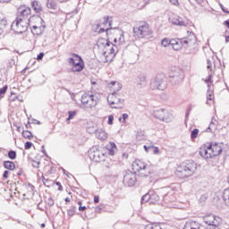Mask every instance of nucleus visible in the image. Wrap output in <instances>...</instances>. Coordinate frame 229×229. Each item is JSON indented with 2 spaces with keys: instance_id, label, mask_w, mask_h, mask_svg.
Listing matches in <instances>:
<instances>
[{
  "instance_id": "38",
  "label": "nucleus",
  "mask_w": 229,
  "mask_h": 229,
  "mask_svg": "<svg viewBox=\"0 0 229 229\" xmlns=\"http://www.w3.org/2000/svg\"><path fill=\"white\" fill-rule=\"evenodd\" d=\"M30 164L32 167H36L37 169L40 167V161H38V159H31Z\"/></svg>"
},
{
  "instance_id": "29",
  "label": "nucleus",
  "mask_w": 229,
  "mask_h": 229,
  "mask_svg": "<svg viewBox=\"0 0 229 229\" xmlns=\"http://www.w3.org/2000/svg\"><path fill=\"white\" fill-rule=\"evenodd\" d=\"M123 182L129 186L132 187V185H135V179L133 178V175L131 174H126L123 177Z\"/></svg>"
},
{
  "instance_id": "5",
  "label": "nucleus",
  "mask_w": 229,
  "mask_h": 229,
  "mask_svg": "<svg viewBox=\"0 0 229 229\" xmlns=\"http://www.w3.org/2000/svg\"><path fill=\"white\" fill-rule=\"evenodd\" d=\"M133 173H139L140 176H149L153 173V165L151 163H145L140 159H136L132 163Z\"/></svg>"
},
{
  "instance_id": "64",
  "label": "nucleus",
  "mask_w": 229,
  "mask_h": 229,
  "mask_svg": "<svg viewBox=\"0 0 229 229\" xmlns=\"http://www.w3.org/2000/svg\"><path fill=\"white\" fill-rule=\"evenodd\" d=\"M78 205H80V207H81V205H82L81 201H79Z\"/></svg>"
},
{
  "instance_id": "60",
  "label": "nucleus",
  "mask_w": 229,
  "mask_h": 229,
  "mask_svg": "<svg viewBox=\"0 0 229 229\" xmlns=\"http://www.w3.org/2000/svg\"><path fill=\"white\" fill-rule=\"evenodd\" d=\"M223 12H225V13H228V14H229V11H228V10L223 9Z\"/></svg>"
},
{
  "instance_id": "33",
  "label": "nucleus",
  "mask_w": 229,
  "mask_h": 229,
  "mask_svg": "<svg viewBox=\"0 0 229 229\" xmlns=\"http://www.w3.org/2000/svg\"><path fill=\"white\" fill-rule=\"evenodd\" d=\"M58 4H56V0H47V8L50 10H56Z\"/></svg>"
},
{
  "instance_id": "34",
  "label": "nucleus",
  "mask_w": 229,
  "mask_h": 229,
  "mask_svg": "<svg viewBox=\"0 0 229 229\" xmlns=\"http://www.w3.org/2000/svg\"><path fill=\"white\" fill-rule=\"evenodd\" d=\"M173 39H169L167 38H165L161 40V46L162 47H169V46H172Z\"/></svg>"
},
{
  "instance_id": "61",
  "label": "nucleus",
  "mask_w": 229,
  "mask_h": 229,
  "mask_svg": "<svg viewBox=\"0 0 229 229\" xmlns=\"http://www.w3.org/2000/svg\"><path fill=\"white\" fill-rule=\"evenodd\" d=\"M68 214H69V216H72V211L69 210Z\"/></svg>"
},
{
  "instance_id": "40",
  "label": "nucleus",
  "mask_w": 229,
  "mask_h": 229,
  "mask_svg": "<svg viewBox=\"0 0 229 229\" xmlns=\"http://www.w3.org/2000/svg\"><path fill=\"white\" fill-rule=\"evenodd\" d=\"M8 90V85L4 86L0 89V98H4L6 91Z\"/></svg>"
},
{
  "instance_id": "36",
  "label": "nucleus",
  "mask_w": 229,
  "mask_h": 229,
  "mask_svg": "<svg viewBox=\"0 0 229 229\" xmlns=\"http://www.w3.org/2000/svg\"><path fill=\"white\" fill-rule=\"evenodd\" d=\"M205 83H207L208 88L212 90V86L214 85V81H212V75H209L208 80L205 81Z\"/></svg>"
},
{
  "instance_id": "6",
  "label": "nucleus",
  "mask_w": 229,
  "mask_h": 229,
  "mask_svg": "<svg viewBox=\"0 0 229 229\" xmlns=\"http://www.w3.org/2000/svg\"><path fill=\"white\" fill-rule=\"evenodd\" d=\"M88 155L90 160L99 163L103 162L108 157V152H106V148H103L99 145H94L88 151Z\"/></svg>"
},
{
  "instance_id": "3",
  "label": "nucleus",
  "mask_w": 229,
  "mask_h": 229,
  "mask_svg": "<svg viewBox=\"0 0 229 229\" xmlns=\"http://www.w3.org/2000/svg\"><path fill=\"white\" fill-rule=\"evenodd\" d=\"M133 37L136 38H151L153 37V30L148 21H140L133 28Z\"/></svg>"
},
{
  "instance_id": "2",
  "label": "nucleus",
  "mask_w": 229,
  "mask_h": 229,
  "mask_svg": "<svg viewBox=\"0 0 229 229\" xmlns=\"http://www.w3.org/2000/svg\"><path fill=\"white\" fill-rule=\"evenodd\" d=\"M223 143L216 141H208L202 144L199 149V155L204 160H210L223 155Z\"/></svg>"
},
{
  "instance_id": "1",
  "label": "nucleus",
  "mask_w": 229,
  "mask_h": 229,
  "mask_svg": "<svg viewBox=\"0 0 229 229\" xmlns=\"http://www.w3.org/2000/svg\"><path fill=\"white\" fill-rule=\"evenodd\" d=\"M107 39L105 38H98L97 47L100 53H103L105 62L110 64L114 62L117 53V46L124 42V32L121 29H112L107 30Z\"/></svg>"
},
{
  "instance_id": "23",
  "label": "nucleus",
  "mask_w": 229,
  "mask_h": 229,
  "mask_svg": "<svg viewBox=\"0 0 229 229\" xmlns=\"http://www.w3.org/2000/svg\"><path fill=\"white\" fill-rule=\"evenodd\" d=\"M188 36L186 38H182V42L187 45L196 44V35L192 32H188Z\"/></svg>"
},
{
  "instance_id": "58",
  "label": "nucleus",
  "mask_w": 229,
  "mask_h": 229,
  "mask_svg": "<svg viewBox=\"0 0 229 229\" xmlns=\"http://www.w3.org/2000/svg\"><path fill=\"white\" fill-rule=\"evenodd\" d=\"M59 3H67L69 0H57Z\"/></svg>"
},
{
  "instance_id": "55",
  "label": "nucleus",
  "mask_w": 229,
  "mask_h": 229,
  "mask_svg": "<svg viewBox=\"0 0 229 229\" xmlns=\"http://www.w3.org/2000/svg\"><path fill=\"white\" fill-rule=\"evenodd\" d=\"M151 148H152V146H149V147H148V146H144V149H145V151L148 153V151H149V149H151Z\"/></svg>"
},
{
  "instance_id": "16",
  "label": "nucleus",
  "mask_w": 229,
  "mask_h": 229,
  "mask_svg": "<svg viewBox=\"0 0 229 229\" xmlns=\"http://www.w3.org/2000/svg\"><path fill=\"white\" fill-rule=\"evenodd\" d=\"M204 222L208 226H213L215 225H223V220L219 216H215L214 215H208L204 217Z\"/></svg>"
},
{
  "instance_id": "21",
  "label": "nucleus",
  "mask_w": 229,
  "mask_h": 229,
  "mask_svg": "<svg viewBox=\"0 0 229 229\" xmlns=\"http://www.w3.org/2000/svg\"><path fill=\"white\" fill-rule=\"evenodd\" d=\"M95 135L98 139V140H106L108 139V133L104 129H97L95 131Z\"/></svg>"
},
{
  "instance_id": "31",
  "label": "nucleus",
  "mask_w": 229,
  "mask_h": 229,
  "mask_svg": "<svg viewBox=\"0 0 229 229\" xmlns=\"http://www.w3.org/2000/svg\"><path fill=\"white\" fill-rule=\"evenodd\" d=\"M21 135L23 137V139H26L27 140H32V139H34V135L33 132L28 131V130H24L21 132Z\"/></svg>"
},
{
  "instance_id": "27",
  "label": "nucleus",
  "mask_w": 229,
  "mask_h": 229,
  "mask_svg": "<svg viewBox=\"0 0 229 229\" xmlns=\"http://www.w3.org/2000/svg\"><path fill=\"white\" fill-rule=\"evenodd\" d=\"M8 21L6 19H0V37L8 33Z\"/></svg>"
},
{
  "instance_id": "15",
  "label": "nucleus",
  "mask_w": 229,
  "mask_h": 229,
  "mask_svg": "<svg viewBox=\"0 0 229 229\" xmlns=\"http://www.w3.org/2000/svg\"><path fill=\"white\" fill-rule=\"evenodd\" d=\"M31 15V8L26 5H21L17 10V17L25 21H30L28 18Z\"/></svg>"
},
{
  "instance_id": "39",
  "label": "nucleus",
  "mask_w": 229,
  "mask_h": 229,
  "mask_svg": "<svg viewBox=\"0 0 229 229\" xmlns=\"http://www.w3.org/2000/svg\"><path fill=\"white\" fill-rule=\"evenodd\" d=\"M8 158H10L11 160H15L17 158V152L10 150L8 152Z\"/></svg>"
},
{
  "instance_id": "47",
  "label": "nucleus",
  "mask_w": 229,
  "mask_h": 229,
  "mask_svg": "<svg viewBox=\"0 0 229 229\" xmlns=\"http://www.w3.org/2000/svg\"><path fill=\"white\" fill-rule=\"evenodd\" d=\"M169 2L174 4V6H180V2L178 0H169Z\"/></svg>"
},
{
  "instance_id": "44",
  "label": "nucleus",
  "mask_w": 229,
  "mask_h": 229,
  "mask_svg": "<svg viewBox=\"0 0 229 229\" xmlns=\"http://www.w3.org/2000/svg\"><path fill=\"white\" fill-rule=\"evenodd\" d=\"M151 149L153 150L154 155H158L160 153V149L158 148V147H151Z\"/></svg>"
},
{
  "instance_id": "57",
  "label": "nucleus",
  "mask_w": 229,
  "mask_h": 229,
  "mask_svg": "<svg viewBox=\"0 0 229 229\" xmlns=\"http://www.w3.org/2000/svg\"><path fill=\"white\" fill-rule=\"evenodd\" d=\"M10 1H12V0H0V3H2V4L10 3Z\"/></svg>"
},
{
  "instance_id": "19",
  "label": "nucleus",
  "mask_w": 229,
  "mask_h": 229,
  "mask_svg": "<svg viewBox=\"0 0 229 229\" xmlns=\"http://www.w3.org/2000/svg\"><path fill=\"white\" fill-rule=\"evenodd\" d=\"M102 149H106L107 157L108 155L110 157H114L117 151V145H115L114 142H109V144H107L106 147H102Z\"/></svg>"
},
{
  "instance_id": "12",
  "label": "nucleus",
  "mask_w": 229,
  "mask_h": 229,
  "mask_svg": "<svg viewBox=\"0 0 229 229\" xmlns=\"http://www.w3.org/2000/svg\"><path fill=\"white\" fill-rule=\"evenodd\" d=\"M108 104L112 108H121L123 103H124V99L123 96L118 93H111L107 97Z\"/></svg>"
},
{
  "instance_id": "24",
  "label": "nucleus",
  "mask_w": 229,
  "mask_h": 229,
  "mask_svg": "<svg viewBox=\"0 0 229 229\" xmlns=\"http://www.w3.org/2000/svg\"><path fill=\"white\" fill-rule=\"evenodd\" d=\"M185 43H183L182 39H172V47L174 51H180V49H182Z\"/></svg>"
},
{
  "instance_id": "18",
  "label": "nucleus",
  "mask_w": 229,
  "mask_h": 229,
  "mask_svg": "<svg viewBox=\"0 0 229 229\" xmlns=\"http://www.w3.org/2000/svg\"><path fill=\"white\" fill-rule=\"evenodd\" d=\"M107 87L112 94H117L123 89V85L119 81H111L107 84Z\"/></svg>"
},
{
  "instance_id": "42",
  "label": "nucleus",
  "mask_w": 229,
  "mask_h": 229,
  "mask_svg": "<svg viewBox=\"0 0 229 229\" xmlns=\"http://www.w3.org/2000/svg\"><path fill=\"white\" fill-rule=\"evenodd\" d=\"M32 147H33V143H31V141H27L24 145L25 149H31Z\"/></svg>"
},
{
  "instance_id": "52",
  "label": "nucleus",
  "mask_w": 229,
  "mask_h": 229,
  "mask_svg": "<svg viewBox=\"0 0 229 229\" xmlns=\"http://www.w3.org/2000/svg\"><path fill=\"white\" fill-rule=\"evenodd\" d=\"M94 203H95V204L99 203V196H98V195H95V196H94Z\"/></svg>"
},
{
  "instance_id": "17",
  "label": "nucleus",
  "mask_w": 229,
  "mask_h": 229,
  "mask_svg": "<svg viewBox=\"0 0 229 229\" xmlns=\"http://www.w3.org/2000/svg\"><path fill=\"white\" fill-rule=\"evenodd\" d=\"M150 87L152 90H164L165 89V84H164V81L158 77L151 82Z\"/></svg>"
},
{
  "instance_id": "10",
  "label": "nucleus",
  "mask_w": 229,
  "mask_h": 229,
  "mask_svg": "<svg viewBox=\"0 0 229 229\" xmlns=\"http://www.w3.org/2000/svg\"><path fill=\"white\" fill-rule=\"evenodd\" d=\"M98 103H99V98H98V95L84 93L81 97V105L85 108H94V106H98Z\"/></svg>"
},
{
  "instance_id": "20",
  "label": "nucleus",
  "mask_w": 229,
  "mask_h": 229,
  "mask_svg": "<svg viewBox=\"0 0 229 229\" xmlns=\"http://www.w3.org/2000/svg\"><path fill=\"white\" fill-rule=\"evenodd\" d=\"M207 105H209V106L216 105V96L214 95V89H208Z\"/></svg>"
},
{
  "instance_id": "8",
  "label": "nucleus",
  "mask_w": 229,
  "mask_h": 229,
  "mask_svg": "<svg viewBox=\"0 0 229 229\" xmlns=\"http://www.w3.org/2000/svg\"><path fill=\"white\" fill-rule=\"evenodd\" d=\"M68 62L71 65L72 72H81V71L85 69V62L83 61V58L77 54H72Z\"/></svg>"
},
{
  "instance_id": "48",
  "label": "nucleus",
  "mask_w": 229,
  "mask_h": 229,
  "mask_svg": "<svg viewBox=\"0 0 229 229\" xmlns=\"http://www.w3.org/2000/svg\"><path fill=\"white\" fill-rule=\"evenodd\" d=\"M225 42L228 43L229 42V30L225 31Z\"/></svg>"
},
{
  "instance_id": "63",
  "label": "nucleus",
  "mask_w": 229,
  "mask_h": 229,
  "mask_svg": "<svg viewBox=\"0 0 229 229\" xmlns=\"http://www.w3.org/2000/svg\"><path fill=\"white\" fill-rule=\"evenodd\" d=\"M141 80H142V81H146V77L142 76Z\"/></svg>"
},
{
  "instance_id": "7",
  "label": "nucleus",
  "mask_w": 229,
  "mask_h": 229,
  "mask_svg": "<svg viewBox=\"0 0 229 229\" xmlns=\"http://www.w3.org/2000/svg\"><path fill=\"white\" fill-rule=\"evenodd\" d=\"M29 24L31 26V32L33 35H42L46 27L44 26V20L38 15H33L29 19Z\"/></svg>"
},
{
  "instance_id": "35",
  "label": "nucleus",
  "mask_w": 229,
  "mask_h": 229,
  "mask_svg": "<svg viewBox=\"0 0 229 229\" xmlns=\"http://www.w3.org/2000/svg\"><path fill=\"white\" fill-rule=\"evenodd\" d=\"M55 173H56V167L53 165H48L47 174H55Z\"/></svg>"
},
{
  "instance_id": "32",
  "label": "nucleus",
  "mask_w": 229,
  "mask_h": 229,
  "mask_svg": "<svg viewBox=\"0 0 229 229\" xmlns=\"http://www.w3.org/2000/svg\"><path fill=\"white\" fill-rule=\"evenodd\" d=\"M222 199L225 205L229 207V188L224 190L222 192Z\"/></svg>"
},
{
  "instance_id": "43",
  "label": "nucleus",
  "mask_w": 229,
  "mask_h": 229,
  "mask_svg": "<svg viewBox=\"0 0 229 229\" xmlns=\"http://www.w3.org/2000/svg\"><path fill=\"white\" fill-rule=\"evenodd\" d=\"M126 119H128V114H123V117L120 118V121L123 123L126 124Z\"/></svg>"
},
{
  "instance_id": "25",
  "label": "nucleus",
  "mask_w": 229,
  "mask_h": 229,
  "mask_svg": "<svg viewBox=\"0 0 229 229\" xmlns=\"http://www.w3.org/2000/svg\"><path fill=\"white\" fill-rule=\"evenodd\" d=\"M149 3H151V0H135L134 6L138 10H144Z\"/></svg>"
},
{
  "instance_id": "41",
  "label": "nucleus",
  "mask_w": 229,
  "mask_h": 229,
  "mask_svg": "<svg viewBox=\"0 0 229 229\" xmlns=\"http://www.w3.org/2000/svg\"><path fill=\"white\" fill-rule=\"evenodd\" d=\"M199 133V130L198 129H194L193 131H191V139H197Z\"/></svg>"
},
{
  "instance_id": "51",
  "label": "nucleus",
  "mask_w": 229,
  "mask_h": 229,
  "mask_svg": "<svg viewBox=\"0 0 229 229\" xmlns=\"http://www.w3.org/2000/svg\"><path fill=\"white\" fill-rule=\"evenodd\" d=\"M42 58H44V53H39L38 55V56H37V60L38 61H40V60H42Z\"/></svg>"
},
{
  "instance_id": "45",
  "label": "nucleus",
  "mask_w": 229,
  "mask_h": 229,
  "mask_svg": "<svg viewBox=\"0 0 229 229\" xmlns=\"http://www.w3.org/2000/svg\"><path fill=\"white\" fill-rule=\"evenodd\" d=\"M206 229H221V225H208Z\"/></svg>"
},
{
  "instance_id": "4",
  "label": "nucleus",
  "mask_w": 229,
  "mask_h": 229,
  "mask_svg": "<svg viewBox=\"0 0 229 229\" xmlns=\"http://www.w3.org/2000/svg\"><path fill=\"white\" fill-rule=\"evenodd\" d=\"M196 169V163L194 161H185L179 165L176 168L175 174L178 178H189V176H192L194 174V170Z\"/></svg>"
},
{
  "instance_id": "46",
  "label": "nucleus",
  "mask_w": 229,
  "mask_h": 229,
  "mask_svg": "<svg viewBox=\"0 0 229 229\" xmlns=\"http://www.w3.org/2000/svg\"><path fill=\"white\" fill-rule=\"evenodd\" d=\"M107 124H109V125L114 124V116H113V114H110V115L108 116Z\"/></svg>"
},
{
  "instance_id": "50",
  "label": "nucleus",
  "mask_w": 229,
  "mask_h": 229,
  "mask_svg": "<svg viewBox=\"0 0 229 229\" xmlns=\"http://www.w3.org/2000/svg\"><path fill=\"white\" fill-rule=\"evenodd\" d=\"M55 185H57V191H64V187L62 186V183L56 182Z\"/></svg>"
},
{
  "instance_id": "59",
  "label": "nucleus",
  "mask_w": 229,
  "mask_h": 229,
  "mask_svg": "<svg viewBox=\"0 0 229 229\" xmlns=\"http://www.w3.org/2000/svg\"><path fill=\"white\" fill-rule=\"evenodd\" d=\"M65 201H66V203H71V199L70 198H66Z\"/></svg>"
},
{
  "instance_id": "28",
  "label": "nucleus",
  "mask_w": 229,
  "mask_h": 229,
  "mask_svg": "<svg viewBox=\"0 0 229 229\" xmlns=\"http://www.w3.org/2000/svg\"><path fill=\"white\" fill-rule=\"evenodd\" d=\"M155 115L160 121H165L169 117V113L164 109H159L155 113Z\"/></svg>"
},
{
  "instance_id": "54",
  "label": "nucleus",
  "mask_w": 229,
  "mask_h": 229,
  "mask_svg": "<svg viewBox=\"0 0 229 229\" xmlns=\"http://www.w3.org/2000/svg\"><path fill=\"white\" fill-rule=\"evenodd\" d=\"M128 157H129L128 153H123L122 155V158H124L125 160H128Z\"/></svg>"
},
{
  "instance_id": "49",
  "label": "nucleus",
  "mask_w": 229,
  "mask_h": 229,
  "mask_svg": "<svg viewBox=\"0 0 229 229\" xmlns=\"http://www.w3.org/2000/svg\"><path fill=\"white\" fill-rule=\"evenodd\" d=\"M9 174H10V172L8 170H5L4 172L3 177L4 178V180L8 179Z\"/></svg>"
},
{
  "instance_id": "9",
  "label": "nucleus",
  "mask_w": 229,
  "mask_h": 229,
  "mask_svg": "<svg viewBox=\"0 0 229 229\" xmlns=\"http://www.w3.org/2000/svg\"><path fill=\"white\" fill-rule=\"evenodd\" d=\"M114 18L112 16H104L100 19L98 23L95 25V30L97 33H105L108 35V31H110V28H112V22Z\"/></svg>"
},
{
  "instance_id": "53",
  "label": "nucleus",
  "mask_w": 229,
  "mask_h": 229,
  "mask_svg": "<svg viewBox=\"0 0 229 229\" xmlns=\"http://www.w3.org/2000/svg\"><path fill=\"white\" fill-rule=\"evenodd\" d=\"M85 210H87V207H85V206H83V207L80 206L79 207V211L80 212H85Z\"/></svg>"
},
{
  "instance_id": "62",
  "label": "nucleus",
  "mask_w": 229,
  "mask_h": 229,
  "mask_svg": "<svg viewBox=\"0 0 229 229\" xmlns=\"http://www.w3.org/2000/svg\"><path fill=\"white\" fill-rule=\"evenodd\" d=\"M41 228H46V224H41Z\"/></svg>"
},
{
  "instance_id": "30",
  "label": "nucleus",
  "mask_w": 229,
  "mask_h": 229,
  "mask_svg": "<svg viewBox=\"0 0 229 229\" xmlns=\"http://www.w3.org/2000/svg\"><path fill=\"white\" fill-rule=\"evenodd\" d=\"M4 167L8 171H15V163L13 161H4Z\"/></svg>"
},
{
  "instance_id": "13",
  "label": "nucleus",
  "mask_w": 229,
  "mask_h": 229,
  "mask_svg": "<svg viewBox=\"0 0 229 229\" xmlns=\"http://www.w3.org/2000/svg\"><path fill=\"white\" fill-rule=\"evenodd\" d=\"M158 201H160V197L154 191H149L141 199V203H149V205H157Z\"/></svg>"
},
{
  "instance_id": "14",
  "label": "nucleus",
  "mask_w": 229,
  "mask_h": 229,
  "mask_svg": "<svg viewBox=\"0 0 229 229\" xmlns=\"http://www.w3.org/2000/svg\"><path fill=\"white\" fill-rule=\"evenodd\" d=\"M169 22L174 26H189V24H191V21L188 19L182 18L178 14L174 13L169 16Z\"/></svg>"
},
{
  "instance_id": "56",
  "label": "nucleus",
  "mask_w": 229,
  "mask_h": 229,
  "mask_svg": "<svg viewBox=\"0 0 229 229\" xmlns=\"http://www.w3.org/2000/svg\"><path fill=\"white\" fill-rule=\"evenodd\" d=\"M199 4H203L205 3V0H195Z\"/></svg>"
},
{
  "instance_id": "11",
  "label": "nucleus",
  "mask_w": 229,
  "mask_h": 229,
  "mask_svg": "<svg viewBox=\"0 0 229 229\" xmlns=\"http://www.w3.org/2000/svg\"><path fill=\"white\" fill-rule=\"evenodd\" d=\"M29 25L30 20L16 17L15 21L13 22L12 28L16 33H26Z\"/></svg>"
},
{
  "instance_id": "37",
  "label": "nucleus",
  "mask_w": 229,
  "mask_h": 229,
  "mask_svg": "<svg viewBox=\"0 0 229 229\" xmlns=\"http://www.w3.org/2000/svg\"><path fill=\"white\" fill-rule=\"evenodd\" d=\"M76 111H69L68 112V118L66 119L67 123H69V121L74 119V117H76Z\"/></svg>"
},
{
  "instance_id": "26",
  "label": "nucleus",
  "mask_w": 229,
  "mask_h": 229,
  "mask_svg": "<svg viewBox=\"0 0 229 229\" xmlns=\"http://www.w3.org/2000/svg\"><path fill=\"white\" fill-rule=\"evenodd\" d=\"M201 225L198 221H188L184 224L183 229H200Z\"/></svg>"
},
{
  "instance_id": "22",
  "label": "nucleus",
  "mask_w": 229,
  "mask_h": 229,
  "mask_svg": "<svg viewBox=\"0 0 229 229\" xmlns=\"http://www.w3.org/2000/svg\"><path fill=\"white\" fill-rule=\"evenodd\" d=\"M31 8L35 12V13H42V12H44L42 4L38 2V0H33L31 2Z\"/></svg>"
}]
</instances>
